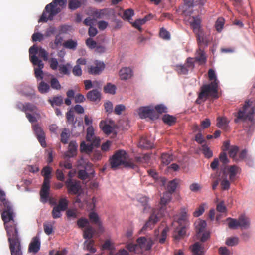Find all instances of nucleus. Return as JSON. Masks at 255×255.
Returning a JSON list of instances; mask_svg holds the SVG:
<instances>
[{
	"mask_svg": "<svg viewBox=\"0 0 255 255\" xmlns=\"http://www.w3.org/2000/svg\"><path fill=\"white\" fill-rule=\"evenodd\" d=\"M120 77L122 80H126L130 78L132 76V70L129 67L122 68L119 72Z\"/></svg>",
	"mask_w": 255,
	"mask_h": 255,
	"instance_id": "obj_23",
	"label": "nucleus"
},
{
	"mask_svg": "<svg viewBox=\"0 0 255 255\" xmlns=\"http://www.w3.org/2000/svg\"><path fill=\"white\" fill-rule=\"evenodd\" d=\"M80 151L81 152H86L88 154H90L92 152L93 147L91 144H87L84 142H82L80 145Z\"/></svg>",
	"mask_w": 255,
	"mask_h": 255,
	"instance_id": "obj_41",
	"label": "nucleus"
},
{
	"mask_svg": "<svg viewBox=\"0 0 255 255\" xmlns=\"http://www.w3.org/2000/svg\"><path fill=\"white\" fill-rule=\"evenodd\" d=\"M40 245L41 242L39 237L37 236L33 237L29 245L28 252L33 253H37L40 250Z\"/></svg>",
	"mask_w": 255,
	"mask_h": 255,
	"instance_id": "obj_16",
	"label": "nucleus"
},
{
	"mask_svg": "<svg viewBox=\"0 0 255 255\" xmlns=\"http://www.w3.org/2000/svg\"><path fill=\"white\" fill-rule=\"evenodd\" d=\"M172 159V156L170 154L163 153L161 155L162 162L165 165H168Z\"/></svg>",
	"mask_w": 255,
	"mask_h": 255,
	"instance_id": "obj_51",
	"label": "nucleus"
},
{
	"mask_svg": "<svg viewBox=\"0 0 255 255\" xmlns=\"http://www.w3.org/2000/svg\"><path fill=\"white\" fill-rule=\"evenodd\" d=\"M68 193L71 195H80L82 188L79 181L72 179H67L65 182Z\"/></svg>",
	"mask_w": 255,
	"mask_h": 255,
	"instance_id": "obj_8",
	"label": "nucleus"
},
{
	"mask_svg": "<svg viewBox=\"0 0 255 255\" xmlns=\"http://www.w3.org/2000/svg\"><path fill=\"white\" fill-rule=\"evenodd\" d=\"M152 142L146 137H142L139 142V146L143 148L150 149L153 147Z\"/></svg>",
	"mask_w": 255,
	"mask_h": 255,
	"instance_id": "obj_26",
	"label": "nucleus"
},
{
	"mask_svg": "<svg viewBox=\"0 0 255 255\" xmlns=\"http://www.w3.org/2000/svg\"><path fill=\"white\" fill-rule=\"evenodd\" d=\"M95 65H90L87 67V72L89 74L99 75L105 69V65L103 62L95 60Z\"/></svg>",
	"mask_w": 255,
	"mask_h": 255,
	"instance_id": "obj_11",
	"label": "nucleus"
},
{
	"mask_svg": "<svg viewBox=\"0 0 255 255\" xmlns=\"http://www.w3.org/2000/svg\"><path fill=\"white\" fill-rule=\"evenodd\" d=\"M134 15V11L132 9H128L124 11L122 18L125 20H129Z\"/></svg>",
	"mask_w": 255,
	"mask_h": 255,
	"instance_id": "obj_55",
	"label": "nucleus"
},
{
	"mask_svg": "<svg viewBox=\"0 0 255 255\" xmlns=\"http://www.w3.org/2000/svg\"><path fill=\"white\" fill-rule=\"evenodd\" d=\"M99 126L100 128L106 134L109 135L111 133L113 128L110 125L107 124L106 122L104 121H101Z\"/></svg>",
	"mask_w": 255,
	"mask_h": 255,
	"instance_id": "obj_28",
	"label": "nucleus"
},
{
	"mask_svg": "<svg viewBox=\"0 0 255 255\" xmlns=\"http://www.w3.org/2000/svg\"><path fill=\"white\" fill-rule=\"evenodd\" d=\"M68 204V201L66 199V198H62L60 199L59 201V203L57 207L59 208H60L62 211H65L67 207Z\"/></svg>",
	"mask_w": 255,
	"mask_h": 255,
	"instance_id": "obj_52",
	"label": "nucleus"
},
{
	"mask_svg": "<svg viewBox=\"0 0 255 255\" xmlns=\"http://www.w3.org/2000/svg\"><path fill=\"white\" fill-rule=\"evenodd\" d=\"M138 200L143 207L144 211L148 212L150 209V207L148 204V198L146 196H141L138 197Z\"/></svg>",
	"mask_w": 255,
	"mask_h": 255,
	"instance_id": "obj_38",
	"label": "nucleus"
},
{
	"mask_svg": "<svg viewBox=\"0 0 255 255\" xmlns=\"http://www.w3.org/2000/svg\"><path fill=\"white\" fill-rule=\"evenodd\" d=\"M37 107L34 104L29 102L26 103L25 112H24L25 114L28 113V112H30L33 114H37Z\"/></svg>",
	"mask_w": 255,
	"mask_h": 255,
	"instance_id": "obj_46",
	"label": "nucleus"
},
{
	"mask_svg": "<svg viewBox=\"0 0 255 255\" xmlns=\"http://www.w3.org/2000/svg\"><path fill=\"white\" fill-rule=\"evenodd\" d=\"M50 83L51 88L53 89L60 90L61 88V86L59 81L55 77L52 78L50 80Z\"/></svg>",
	"mask_w": 255,
	"mask_h": 255,
	"instance_id": "obj_54",
	"label": "nucleus"
},
{
	"mask_svg": "<svg viewBox=\"0 0 255 255\" xmlns=\"http://www.w3.org/2000/svg\"><path fill=\"white\" fill-rule=\"evenodd\" d=\"M162 216H163V213H159L155 209H153L152 214L149 217L148 220L141 229V232L152 229L155 224L157 223L159 219Z\"/></svg>",
	"mask_w": 255,
	"mask_h": 255,
	"instance_id": "obj_9",
	"label": "nucleus"
},
{
	"mask_svg": "<svg viewBox=\"0 0 255 255\" xmlns=\"http://www.w3.org/2000/svg\"><path fill=\"white\" fill-rule=\"evenodd\" d=\"M63 38L60 34H57L54 41L49 43V46L52 49H57L63 46Z\"/></svg>",
	"mask_w": 255,
	"mask_h": 255,
	"instance_id": "obj_21",
	"label": "nucleus"
},
{
	"mask_svg": "<svg viewBox=\"0 0 255 255\" xmlns=\"http://www.w3.org/2000/svg\"><path fill=\"white\" fill-rule=\"evenodd\" d=\"M81 2L78 0H70L69 3V8L71 10H75L81 6Z\"/></svg>",
	"mask_w": 255,
	"mask_h": 255,
	"instance_id": "obj_58",
	"label": "nucleus"
},
{
	"mask_svg": "<svg viewBox=\"0 0 255 255\" xmlns=\"http://www.w3.org/2000/svg\"><path fill=\"white\" fill-rule=\"evenodd\" d=\"M224 25V19L222 18H219L215 24L216 30L218 32H221Z\"/></svg>",
	"mask_w": 255,
	"mask_h": 255,
	"instance_id": "obj_63",
	"label": "nucleus"
},
{
	"mask_svg": "<svg viewBox=\"0 0 255 255\" xmlns=\"http://www.w3.org/2000/svg\"><path fill=\"white\" fill-rule=\"evenodd\" d=\"M190 24L195 34L202 31L200 26L201 20L198 17H192Z\"/></svg>",
	"mask_w": 255,
	"mask_h": 255,
	"instance_id": "obj_18",
	"label": "nucleus"
},
{
	"mask_svg": "<svg viewBox=\"0 0 255 255\" xmlns=\"http://www.w3.org/2000/svg\"><path fill=\"white\" fill-rule=\"evenodd\" d=\"M150 159V155L149 154H144L141 156L136 157L135 161L137 164L148 163Z\"/></svg>",
	"mask_w": 255,
	"mask_h": 255,
	"instance_id": "obj_31",
	"label": "nucleus"
},
{
	"mask_svg": "<svg viewBox=\"0 0 255 255\" xmlns=\"http://www.w3.org/2000/svg\"><path fill=\"white\" fill-rule=\"evenodd\" d=\"M70 136V131L68 129L64 128L61 134V141L63 144H67Z\"/></svg>",
	"mask_w": 255,
	"mask_h": 255,
	"instance_id": "obj_45",
	"label": "nucleus"
},
{
	"mask_svg": "<svg viewBox=\"0 0 255 255\" xmlns=\"http://www.w3.org/2000/svg\"><path fill=\"white\" fill-rule=\"evenodd\" d=\"M37 88L38 91L41 94H46L48 93L50 89V86L43 81L39 83Z\"/></svg>",
	"mask_w": 255,
	"mask_h": 255,
	"instance_id": "obj_32",
	"label": "nucleus"
},
{
	"mask_svg": "<svg viewBox=\"0 0 255 255\" xmlns=\"http://www.w3.org/2000/svg\"><path fill=\"white\" fill-rule=\"evenodd\" d=\"M187 219V214L185 209L181 212L180 217L178 220V223L181 225L182 224H186Z\"/></svg>",
	"mask_w": 255,
	"mask_h": 255,
	"instance_id": "obj_56",
	"label": "nucleus"
},
{
	"mask_svg": "<svg viewBox=\"0 0 255 255\" xmlns=\"http://www.w3.org/2000/svg\"><path fill=\"white\" fill-rule=\"evenodd\" d=\"M239 147L237 146H231L228 151V154L230 157L232 158L234 161H238V159L237 157V154L239 151Z\"/></svg>",
	"mask_w": 255,
	"mask_h": 255,
	"instance_id": "obj_34",
	"label": "nucleus"
},
{
	"mask_svg": "<svg viewBox=\"0 0 255 255\" xmlns=\"http://www.w3.org/2000/svg\"><path fill=\"white\" fill-rule=\"evenodd\" d=\"M162 120L165 123L170 126L174 125L176 121L175 117L169 115H165L163 117Z\"/></svg>",
	"mask_w": 255,
	"mask_h": 255,
	"instance_id": "obj_44",
	"label": "nucleus"
},
{
	"mask_svg": "<svg viewBox=\"0 0 255 255\" xmlns=\"http://www.w3.org/2000/svg\"><path fill=\"white\" fill-rule=\"evenodd\" d=\"M239 243V238L237 237L228 238L226 240V244L229 246H234Z\"/></svg>",
	"mask_w": 255,
	"mask_h": 255,
	"instance_id": "obj_53",
	"label": "nucleus"
},
{
	"mask_svg": "<svg viewBox=\"0 0 255 255\" xmlns=\"http://www.w3.org/2000/svg\"><path fill=\"white\" fill-rule=\"evenodd\" d=\"M89 218L91 223L97 225L99 228V230L101 231H103V228L102 225V223L100 220L98 215L94 212H91L89 214Z\"/></svg>",
	"mask_w": 255,
	"mask_h": 255,
	"instance_id": "obj_20",
	"label": "nucleus"
},
{
	"mask_svg": "<svg viewBox=\"0 0 255 255\" xmlns=\"http://www.w3.org/2000/svg\"><path fill=\"white\" fill-rule=\"evenodd\" d=\"M0 211L7 236L18 233V227L11 202L6 198L5 192L0 189Z\"/></svg>",
	"mask_w": 255,
	"mask_h": 255,
	"instance_id": "obj_1",
	"label": "nucleus"
},
{
	"mask_svg": "<svg viewBox=\"0 0 255 255\" xmlns=\"http://www.w3.org/2000/svg\"><path fill=\"white\" fill-rule=\"evenodd\" d=\"M67 0H53V1L47 4L42 14L40 17L39 22H46L48 20H51L53 17L61 11L60 7H64L66 5Z\"/></svg>",
	"mask_w": 255,
	"mask_h": 255,
	"instance_id": "obj_2",
	"label": "nucleus"
},
{
	"mask_svg": "<svg viewBox=\"0 0 255 255\" xmlns=\"http://www.w3.org/2000/svg\"><path fill=\"white\" fill-rule=\"evenodd\" d=\"M136 242L140 248L145 251L150 250L154 243L151 238L145 237L138 238Z\"/></svg>",
	"mask_w": 255,
	"mask_h": 255,
	"instance_id": "obj_12",
	"label": "nucleus"
},
{
	"mask_svg": "<svg viewBox=\"0 0 255 255\" xmlns=\"http://www.w3.org/2000/svg\"><path fill=\"white\" fill-rule=\"evenodd\" d=\"M63 162H60V166L66 169H71L72 168V162L68 159V158L64 159Z\"/></svg>",
	"mask_w": 255,
	"mask_h": 255,
	"instance_id": "obj_59",
	"label": "nucleus"
},
{
	"mask_svg": "<svg viewBox=\"0 0 255 255\" xmlns=\"http://www.w3.org/2000/svg\"><path fill=\"white\" fill-rule=\"evenodd\" d=\"M84 245H85V249L89 251L91 253H94L96 252V249L94 247L95 242L94 240H87L84 242Z\"/></svg>",
	"mask_w": 255,
	"mask_h": 255,
	"instance_id": "obj_39",
	"label": "nucleus"
},
{
	"mask_svg": "<svg viewBox=\"0 0 255 255\" xmlns=\"http://www.w3.org/2000/svg\"><path fill=\"white\" fill-rule=\"evenodd\" d=\"M123 165L125 166V167L128 168L133 169H136L138 168V166L135 161V160H133L132 159H128V156L127 157V159L125 160Z\"/></svg>",
	"mask_w": 255,
	"mask_h": 255,
	"instance_id": "obj_35",
	"label": "nucleus"
},
{
	"mask_svg": "<svg viewBox=\"0 0 255 255\" xmlns=\"http://www.w3.org/2000/svg\"><path fill=\"white\" fill-rule=\"evenodd\" d=\"M186 234L185 225L179 228H177L176 231L173 235L176 240H179L183 237Z\"/></svg>",
	"mask_w": 255,
	"mask_h": 255,
	"instance_id": "obj_29",
	"label": "nucleus"
},
{
	"mask_svg": "<svg viewBox=\"0 0 255 255\" xmlns=\"http://www.w3.org/2000/svg\"><path fill=\"white\" fill-rule=\"evenodd\" d=\"M77 45L78 44L77 41L72 39L68 40L65 41L63 44V46L65 48L71 50L76 49Z\"/></svg>",
	"mask_w": 255,
	"mask_h": 255,
	"instance_id": "obj_36",
	"label": "nucleus"
},
{
	"mask_svg": "<svg viewBox=\"0 0 255 255\" xmlns=\"http://www.w3.org/2000/svg\"><path fill=\"white\" fill-rule=\"evenodd\" d=\"M91 159L93 161H97L101 160L102 155L100 151H95L90 155Z\"/></svg>",
	"mask_w": 255,
	"mask_h": 255,
	"instance_id": "obj_62",
	"label": "nucleus"
},
{
	"mask_svg": "<svg viewBox=\"0 0 255 255\" xmlns=\"http://www.w3.org/2000/svg\"><path fill=\"white\" fill-rule=\"evenodd\" d=\"M107 11L106 9H97L93 12L92 14L97 18H103L106 14Z\"/></svg>",
	"mask_w": 255,
	"mask_h": 255,
	"instance_id": "obj_48",
	"label": "nucleus"
},
{
	"mask_svg": "<svg viewBox=\"0 0 255 255\" xmlns=\"http://www.w3.org/2000/svg\"><path fill=\"white\" fill-rule=\"evenodd\" d=\"M239 225L241 229H248L250 227L251 221L249 217L242 214L238 218Z\"/></svg>",
	"mask_w": 255,
	"mask_h": 255,
	"instance_id": "obj_17",
	"label": "nucleus"
},
{
	"mask_svg": "<svg viewBox=\"0 0 255 255\" xmlns=\"http://www.w3.org/2000/svg\"><path fill=\"white\" fill-rule=\"evenodd\" d=\"M198 45L201 46V45L207 46L209 40L205 35L203 31L195 34Z\"/></svg>",
	"mask_w": 255,
	"mask_h": 255,
	"instance_id": "obj_22",
	"label": "nucleus"
},
{
	"mask_svg": "<svg viewBox=\"0 0 255 255\" xmlns=\"http://www.w3.org/2000/svg\"><path fill=\"white\" fill-rule=\"evenodd\" d=\"M177 184H178V182H177V180L175 179V180L170 181L168 184V186H167L168 191H167V192L171 193V194L173 193L175 191V190L177 188Z\"/></svg>",
	"mask_w": 255,
	"mask_h": 255,
	"instance_id": "obj_49",
	"label": "nucleus"
},
{
	"mask_svg": "<svg viewBox=\"0 0 255 255\" xmlns=\"http://www.w3.org/2000/svg\"><path fill=\"white\" fill-rule=\"evenodd\" d=\"M227 221H229L228 223V227L230 229H237L239 227L238 219H236L229 217L227 219Z\"/></svg>",
	"mask_w": 255,
	"mask_h": 255,
	"instance_id": "obj_47",
	"label": "nucleus"
},
{
	"mask_svg": "<svg viewBox=\"0 0 255 255\" xmlns=\"http://www.w3.org/2000/svg\"><path fill=\"white\" fill-rule=\"evenodd\" d=\"M240 170V168L236 165H232L229 167V178L231 181L234 180L235 176Z\"/></svg>",
	"mask_w": 255,
	"mask_h": 255,
	"instance_id": "obj_30",
	"label": "nucleus"
},
{
	"mask_svg": "<svg viewBox=\"0 0 255 255\" xmlns=\"http://www.w3.org/2000/svg\"><path fill=\"white\" fill-rule=\"evenodd\" d=\"M95 230L91 226H88L84 231L83 238L85 239H91L94 234Z\"/></svg>",
	"mask_w": 255,
	"mask_h": 255,
	"instance_id": "obj_37",
	"label": "nucleus"
},
{
	"mask_svg": "<svg viewBox=\"0 0 255 255\" xmlns=\"http://www.w3.org/2000/svg\"><path fill=\"white\" fill-rule=\"evenodd\" d=\"M195 61L194 58L188 57L184 64H179L175 66V70L179 74L186 75L190 70H192L195 67Z\"/></svg>",
	"mask_w": 255,
	"mask_h": 255,
	"instance_id": "obj_7",
	"label": "nucleus"
},
{
	"mask_svg": "<svg viewBox=\"0 0 255 255\" xmlns=\"http://www.w3.org/2000/svg\"><path fill=\"white\" fill-rule=\"evenodd\" d=\"M196 53L197 55L194 59L195 62H198L199 64H202L206 63V57L205 56L204 51L202 50L201 48H199Z\"/></svg>",
	"mask_w": 255,
	"mask_h": 255,
	"instance_id": "obj_25",
	"label": "nucleus"
},
{
	"mask_svg": "<svg viewBox=\"0 0 255 255\" xmlns=\"http://www.w3.org/2000/svg\"><path fill=\"white\" fill-rule=\"evenodd\" d=\"M128 154L124 150H118L110 158L109 162L112 169H117L119 166L123 165L124 161L127 159Z\"/></svg>",
	"mask_w": 255,
	"mask_h": 255,
	"instance_id": "obj_6",
	"label": "nucleus"
},
{
	"mask_svg": "<svg viewBox=\"0 0 255 255\" xmlns=\"http://www.w3.org/2000/svg\"><path fill=\"white\" fill-rule=\"evenodd\" d=\"M252 102L249 100L246 101L244 105L241 109H240L235 116L234 122L237 123L239 121H244L247 119H250L254 113V108L252 107Z\"/></svg>",
	"mask_w": 255,
	"mask_h": 255,
	"instance_id": "obj_5",
	"label": "nucleus"
},
{
	"mask_svg": "<svg viewBox=\"0 0 255 255\" xmlns=\"http://www.w3.org/2000/svg\"><path fill=\"white\" fill-rule=\"evenodd\" d=\"M61 211H62L60 208L55 206L52 211V216L54 219L59 218L61 216Z\"/></svg>",
	"mask_w": 255,
	"mask_h": 255,
	"instance_id": "obj_64",
	"label": "nucleus"
},
{
	"mask_svg": "<svg viewBox=\"0 0 255 255\" xmlns=\"http://www.w3.org/2000/svg\"><path fill=\"white\" fill-rule=\"evenodd\" d=\"M77 148L78 144L76 141H70L68 145V150L64 152L63 154V158H69L76 156L77 154Z\"/></svg>",
	"mask_w": 255,
	"mask_h": 255,
	"instance_id": "obj_14",
	"label": "nucleus"
},
{
	"mask_svg": "<svg viewBox=\"0 0 255 255\" xmlns=\"http://www.w3.org/2000/svg\"><path fill=\"white\" fill-rule=\"evenodd\" d=\"M52 169L49 166L44 167L41 171V174L44 177V181H50Z\"/></svg>",
	"mask_w": 255,
	"mask_h": 255,
	"instance_id": "obj_40",
	"label": "nucleus"
},
{
	"mask_svg": "<svg viewBox=\"0 0 255 255\" xmlns=\"http://www.w3.org/2000/svg\"><path fill=\"white\" fill-rule=\"evenodd\" d=\"M172 199V194L167 192L164 193L163 196L161 198L160 202L159 209H156L159 213H163V216H164L166 212V205L169 203Z\"/></svg>",
	"mask_w": 255,
	"mask_h": 255,
	"instance_id": "obj_13",
	"label": "nucleus"
},
{
	"mask_svg": "<svg viewBox=\"0 0 255 255\" xmlns=\"http://www.w3.org/2000/svg\"><path fill=\"white\" fill-rule=\"evenodd\" d=\"M86 97L90 101H99L101 100V93L97 89H93L87 93Z\"/></svg>",
	"mask_w": 255,
	"mask_h": 255,
	"instance_id": "obj_19",
	"label": "nucleus"
},
{
	"mask_svg": "<svg viewBox=\"0 0 255 255\" xmlns=\"http://www.w3.org/2000/svg\"><path fill=\"white\" fill-rule=\"evenodd\" d=\"M94 136V130L92 126H89L87 129L86 140L91 141L93 139Z\"/></svg>",
	"mask_w": 255,
	"mask_h": 255,
	"instance_id": "obj_57",
	"label": "nucleus"
},
{
	"mask_svg": "<svg viewBox=\"0 0 255 255\" xmlns=\"http://www.w3.org/2000/svg\"><path fill=\"white\" fill-rule=\"evenodd\" d=\"M66 119L67 122L69 124H71L73 125V127H75V124L76 123V121H74V116L73 115V112L72 110L68 111L66 113Z\"/></svg>",
	"mask_w": 255,
	"mask_h": 255,
	"instance_id": "obj_50",
	"label": "nucleus"
},
{
	"mask_svg": "<svg viewBox=\"0 0 255 255\" xmlns=\"http://www.w3.org/2000/svg\"><path fill=\"white\" fill-rule=\"evenodd\" d=\"M206 227V223L204 220H201L196 224V230L197 237H200V234L204 232Z\"/></svg>",
	"mask_w": 255,
	"mask_h": 255,
	"instance_id": "obj_33",
	"label": "nucleus"
},
{
	"mask_svg": "<svg viewBox=\"0 0 255 255\" xmlns=\"http://www.w3.org/2000/svg\"><path fill=\"white\" fill-rule=\"evenodd\" d=\"M218 87L217 82L212 81L210 83L203 85L200 88V92L195 103L197 104H201L202 102L205 101L209 97L214 99L218 98Z\"/></svg>",
	"mask_w": 255,
	"mask_h": 255,
	"instance_id": "obj_3",
	"label": "nucleus"
},
{
	"mask_svg": "<svg viewBox=\"0 0 255 255\" xmlns=\"http://www.w3.org/2000/svg\"><path fill=\"white\" fill-rule=\"evenodd\" d=\"M70 65L67 64L66 65L61 64L59 66V71L61 74L64 75H69L70 74L68 68Z\"/></svg>",
	"mask_w": 255,
	"mask_h": 255,
	"instance_id": "obj_60",
	"label": "nucleus"
},
{
	"mask_svg": "<svg viewBox=\"0 0 255 255\" xmlns=\"http://www.w3.org/2000/svg\"><path fill=\"white\" fill-rule=\"evenodd\" d=\"M202 150L203 151V153L205 156L209 158L213 156V153L212 151L210 149V148L206 145L204 144L202 146Z\"/></svg>",
	"mask_w": 255,
	"mask_h": 255,
	"instance_id": "obj_61",
	"label": "nucleus"
},
{
	"mask_svg": "<svg viewBox=\"0 0 255 255\" xmlns=\"http://www.w3.org/2000/svg\"><path fill=\"white\" fill-rule=\"evenodd\" d=\"M31 62L34 65H37L38 67L35 68L34 73L36 78L42 80L43 78V72L42 69L44 67V64L42 60L39 59L37 56H33L31 58Z\"/></svg>",
	"mask_w": 255,
	"mask_h": 255,
	"instance_id": "obj_10",
	"label": "nucleus"
},
{
	"mask_svg": "<svg viewBox=\"0 0 255 255\" xmlns=\"http://www.w3.org/2000/svg\"><path fill=\"white\" fill-rule=\"evenodd\" d=\"M217 126L223 129H226L228 127L229 120L225 117H218L217 118Z\"/></svg>",
	"mask_w": 255,
	"mask_h": 255,
	"instance_id": "obj_24",
	"label": "nucleus"
},
{
	"mask_svg": "<svg viewBox=\"0 0 255 255\" xmlns=\"http://www.w3.org/2000/svg\"><path fill=\"white\" fill-rule=\"evenodd\" d=\"M33 130L37 136V138L40 143L41 145L44 147L46 146L45 136V133L43 132L42 128L38 125H35L33 126Z\"/></svg>",
	"mask_w": 255,
	"mask_h": 255,
	"instance_id": "obj_15",
	"label": "nucleus"
},
{
	"mask_svg": "<svg viewBox=\"0 0 255 255\" xmlns=\"http://www.w3.org/2000/svg\"><path fill=\"white\" fill-rule=\"evenodd\" d=\"M11 255H23L21 240L18 233L7 236Z\"/></svg>",
	"mask_w": 255,
	"mask_h": 255,
	"instance_id": "obj_4",
	"label": "nucleus"
},
{
	"mask_svg": "<svg viewBox=\"0 0 255 255\" xmlns=\"http://www.w3.org/2000/svg\"><path fill=\"white\" fill-rule=\"evenodd\" d=\"M151 109L149 107H142L138 109V113L141 119L146 118L150 113H152Z\"/></svg>",
	"mask_w": 255,
	"mask_h": 255,
	"instance_id": "obj_27",
	"label": "nucleus"
},
{
	"mask_svg": "<svg viewBox=\"0 0 255 255\" xmlns=\"http://www.w3.org/2000/svg\"><path fill=\"white\" fill-rule=\"evenodd\" d=\"M116 87L115 85L111 83H107L103 88L104 91L106 93L114 94L116 92Z\"/></svg>",
	"mask_w": 255,
	"mask_h": 255,
	"instance_id": "obj_43",
	"label": "nucleus"
},
{
	"mask_svg": "<svg viewBox=\"0 0 255 255\" xmlns=\"http://www.w3.org/2000/svg\"><path fill=\"white\" fill-rule=\"evenodd\" d=\"M48 102L53 107L54 105L60 106L63 103V100L61 96H58L54 97L52 99H49Z\"/></svg>",
	"mask_w": 255,
	"mask_h": 255,
	"instance_id": "obj_42",
	"label": "nucleus"
}]
</instances>
